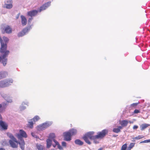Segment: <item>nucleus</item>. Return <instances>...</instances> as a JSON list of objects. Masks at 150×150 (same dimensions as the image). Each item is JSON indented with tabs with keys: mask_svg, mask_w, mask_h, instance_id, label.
<instances>
[{
	"mask_svg": "<svg viewBox=\"0 0 150 150\" xmlns=\"http://www.w3.org/2000/svg\"><path fill=\"white\" fill-rule=\"evenodd\" d=\"M2 41L0 48V62L4 66H5L7 63V58L9 53L10 51L7 50V44L9 41V39L7 37L4 36L2 37Z\"/></svg>",
	"mask_w": 150,
	"mask_h": 150,
	"instance_id": "nucleus-1",
	"label": "nucleus"
},
{
	"mask_svg": "<svg viewBox=\"0 0 150 150\" xmlns=\"http://www.w3.org/2000/svg\"><path fill=\"white\" fill-rule=\"evenodd\" d=\"M51 5V1H48L45 3L43 4L39 8L38 10H33L27 12V15L32 17L33 16H36L38 12H40L42 11L45 10L47 9Z\"/></svg>",
	"mask_w": 150,
	"mask_h": 150,
	"instance_id": "nucleus-2",
	"label": "nucleus"
},
{
	"mask_svg": "<svg viewBox=\"0 0 150 150\" xmlns=\"http://www.w3.org/2000/svg\"><path fill=\"white\" fill-rule=\"evenodd\" d=\"M94 134L95 132L94 131L88 132L85 133L82 138L86 143L89 145H90L91 144V142L89 140L88 138L91 140L96 139V135H93Z\"/></svg>",
	"mask_w": 150,
	"mask_h": 150,
	"instance_id": "nucleus-3",
	"label": "nucleus"
},
{
	"mask_svg": "<svg viewBox=\"0 0 150 150\" xmlns=\"http://www.w3.org/2000/svg\"><path fill=\"white\" fill-rule=\"evenodd\" d=\"M77 130L73 128L71 129L67 132H65L63 133L64 140L68 142L71 140V137L76 134Z\"/></svg>",
	"mask_w": 150,
	"mask_h": 150,
	"instance_id": "nucleus-4",
	"label": "nucleus"
},
{
	"mask_svg": "<svg viewBox=\"0 0 150 150\" xmlns=\"http://www.w3.org/2000/svg\"><path fill=\"white\" fill-rule=\"evenodd\" d=\"M52 124L53 122L52 121H46L37 126L36 127V129L38 131L40 132L49 127Z\"/></svg>",
	"mask_w": 150,
	"mask_h": 150,
	"instance_id": "nucleus-5",
	"label": "nucleus"
},
{
	"mask_svg": "<svg viewBox=\"0 0 150 150\" xmlns=\"http://www.w3.org/2000/svg\"><path fill=\"white\" fill-rule=\"evenodd\" d=\"M13 80L11 78H8L0 81V88L9 87L11 85Z\"/></svg>",
	"mask_w": 150,
	"mask_h": 150,
	"instance_id": "nucleus-6",
	"label": "nucleus"
},
{
	"mask_svg": "<svg viewBox=\"0 0 150 150\" xmlns=\"http://www.w3.org/2000/svg\"><path fill=\"white\" fill-rule=\"evenodd\" d=\"M108 133V130L107 129H104L102 130L101 132H98L97 134L96 135V139L102 138L107 134Z\"/></svg>",
	"mask_w": 150,
	"mask_h": 150,
	"instance_id": "nucleus-7",
	"label": "nucleus"
},
{
	"mask_svg": "<svg viewBox=\"0 0 150 150\" xmlns=\"http://www.w3.org/2000/svg\"><path fill=\"white\" fill-rule=\"evenodd\" d=\"M17 136L18 139H23V137L26 138L27 137L26 132L22 129L19 130V133L17 134Z\"/></svg>",
	"mask_w": 150,
	"mask_h": 150,
	"instance_id": "nucleus-8",
	"label": "nucleus"
},
{
	"mask_svg": "<svg viewBox=\"0 0 150 150\" xmlns=\"http://www.w3.org/2000/svg\"><path fill=\"white\" fill-rule=\"evenodd\" d=\"M30 30L26 28H23L20 32L17 34V36L18 37H21L27 34Z\"/></svg>",
	"mask_w": 150,
	"mask_h": 150,
	"instance_id": "nucleus-9",
	"label": "nucleus"
},
{
	"mask_svg": "<svg viewBox=\"0 0 150 150\" xmlns=\"http://www.w3.org/2000/svg\"><path fill=\"white\" fill-rule=\"evenodd\" d=\"M1 30L2 34H10L12 32V29L9 25H7L5 28H1Z\"/></svg>",
	"mask_w": 150,
	"mask_h": 150,
	"instance_id": "nucleus-10",
	"label": "nucleus"
},
{
	"mask_svg": "<svg viewBox=\"0 0 150 150\" xmlns=\"http://www.w3.org/2000/svg\"><path fill=\"white\" fill-rule=\"evenodd\" d=\"M0 128L1 130H5L8 129V125L4 121L2 120H0Z\"/></svg>",
	"mask_w": 150,
	"mask_h": 150,
	"instance_id": "nucleus-11",
	"label": "nucleus"
},
{
	"mask_svg": "<svg viewBox=\"0 0 150 150\" xmlns=\"http://www.w3.org/2000/svg\"><path fill=\"white\" fill-rule=\"evenodd\" d=\"M33 19V17H30L28 18V20L27 26L25 27L30 30L32 28V27L33 26V23L31 24V21Z\"/></svg>",
	"mask_w": 150,
	"mask_h": 150,
	"instance_id": "nucleus-12",
	"label": "nucleus"
},
{
	"mask_svg": "<svg viewBox=\"0 0 150 150\" xmlns=\"http://www.w3.org/2000/svg\"><path fill=\"white\" fill-rule=\"evenodd\" d=\"M18 139L20 140V141L18 142L17 143H18L20 147L22 150H24L25 144L24 140L23 139Z\"/></svg>",
	"mask_w": 150,
	"mask_h": 150,
	"instance_id": "nucleus-13",
	"label": "nucleus"
},
{
	"mask_svg": "<svg viewBox=\"0 0 150 150\" xmlns=\"http://www.w3.org/2000/svg\"><path fill=\"white\" fill-rule=\"evenodd\" d=\"M8 104L7 103L3 102L2 104H0V111H4L5 110L6 106Z\"/></svg>",
	"mask_w": 150,
	"mask_h": 150,
	"instance_id": "nucleus-14",
	"label": "nucleus"
},
{
	"mask_svg": "<svg viewBox=\"0 0 150 150\" xmlns=\"http://www.w3.org/2000/svg\"><path fill=\"white\" fill-rule=\"evenodd\" d=\"M6 134L8 137L11 139V140H13L16 143H18V141L11 133L8 132Z\"/></svg>",
	"mask_w": 150,
	"mask_h": 150,
	"instance_id": "nucleus-15",
	"label": "nucleus"
},
{
	"mask_svg": "<svg viewBox=\"0 0 150 150\" xmlns=\"http://www.w3.org/2000/svg\"><path fill=\"white\" fill-rule=\"evenodd\" d=\"M8 75V73L5 71H0V80L6 78Z\"/></svg>",
	"mask_w": 150,
	"mask_h": 150,
	"instance_id": "nucleus-16",
	"label": "nucleus"
},
{
	"mask_svg": "<svg viewBox=\"0 0 150 150\" xmlns=\"http://www.w3.org/2000/svg\"><path fill=\"white\" fill-rule=\"evenodd\" d=\"M21 23L23 26L25 25L27 23V19L24 16L21 15Z\"/></svg>",
	"mask_w": 150,
	"mask_h": 150,
	"instance_id": "nucleus-17",
	"label": "nucleus"
},
{
	"mask_svg": "<svg viewBox=\"0 0 150 150\" xmlns=\"http://www.w3.org/2000/svg\"><path fill=\"white\" fill-rule=\"evenodd\" d=\"M46 142L47 144L46 147L47 148L49 149L50 147L52 145V140H51L50 139H47L46 140Z\"/></svg>",
	"mask_w": 150,
	"mask_h": 150,
	"instance_id": "nucleus-18",
	"label": "nucleus"
},
{
	"mask_svg": "<svg viewBox=\"0 0 150 150\" xmlns=\"http://www.w3.org/2000/svg\"><path fill=\"white\" fill-rule=\"evenodd\" d=\"M14 142L10 139L9 141V143L11 146L13 148H17L18 147L17 145L14 143Z\"/></svg>",
	"mask_w": 150,
	"mask_h": 150,
	"instance_id": "nucleus-19",
	"label": "nucleus"
},
{
	"mask_svg": "<svg viewBox=\"0 0 150 150\" xmlns=\"http://www.w3.org/2000/svg\"><path fill=\"white\" fill-rule=\"evenodd\" d=\"M28 121V123L27 125V127L29 129H32L33 127L34 123L33 120Z\"/></svg>",
	"mask_w": 150,
	"mask_h": 150,
	"instance_id": "nucleus-20",
	"label": "nucleus"
},
{
	"mask_svg": "<svg viewBox=\"0 0 150 150\" xmlns=\"http://www.w3.org/2000/svg\"><path fill=\"white\" fill-rule=\"evenodd\" d=\"M74 143L75 144L79 146H81L83 144V142L79 139H76L74 141Z\"/></svg>",
	"mask_w": 150,
	"mask_h": 150,
	"instance_id": "nucleus-21",
	"label": "nucleus"
},
{
	"mask_svg": "<svg viewBox=\"0 0 150 150\" xmlns=\"http://www.w3.org/2000/svg\"><path fill=\"white\" fill-rule=\"evenodd\" d=\"M149 125H150L146 123L143 124L140 126V130L143 131Z\"/></svg>",
	"mask_w": 150,
	"mask_h": 150,
	"instance_id": "nucleus-22",
	"label": "nucleus"
},
{
	"mask_svg": "<svg viewBox=\"0 0 150 150\" xmlns=\"http://www.w3.org/2000/svg\"><path fill=\"white\" fill-rule=\"evenodd\" d=\"M128 123V121L127 120H124L122 121L121 125L122 126H126Z\"/></svg>",
	"mask_w": 150,
	"mask_h": 150,
	"instance_id": "nucleus-23",
	"label": "nucleus"
},
{
	"mask_svg": "<svg viewBox=\"0 0 150 150\" xmlns=\"http://www.w3.org/2000/svg\"><path fill=\"white\" fill-rule=\"evenodd\" d=\"M4 8H6L7 9H11L13 7V5L12 4H5L3 6Z\"/></svg>",
	"mask_w": 150,
	"mask_h": 150,
	"instance_id": "nucleus-24",
	"label": "nucleus"
},
{
	"mask_svg": "<svg viewBox=\"0 0 150 150\" xmlns=\"http://www.w3.org/2000/svg\"><path fill=\"white\" fill-rule=\"evenodd\" d=\"M40 119V118L38 115H36L33 118L30 120H33L34 122H35L38 121Z\"/></svg>",
	"mask_w": 150,
	"mask_h": 150,
	"instance_id": "nucleus-25",
	"label": "nucleus"
},
{
	"mask_svg": "<svg viewBox=\"0 0 150 150\" xmlns=\"http://www.w3.org/2000/svg\"><path fill=\"white\" fill-rule=\"evenodd\" d=\"M55 134L54 133H50L49 134L48 138V139H50L52 140V139L55 138Z\"/></svg>",
	"mask_w": 150,
	"mask_h": 150,
	"instance_id": "nucleus-26",
	"label": "nucleus"
},
{
	"mask_svg": "<svg viewBox=\"0 0 150 150\" xmlns=\"http://www.w3.org/2000/svg\"><path fill=\"white\" fill-rule=\"evenodd\" d=\"M1 97L4 98V100H5L7 98H8V97L9 96L8 95L5 94L3 93H1Z\"/></svg>",
	"mask_w": 150,
	"mask_h": 150,
	"instance_id": "nucleus-27",
	"label": "nucleus"
},
{
	"mask_svg": "<svg viewBox=\"0 0 150 150\" xmlns=\"http://www.w3.org/2000/svg\"><path fill=\"white\" fill-rule=\"evenodd\" d=\"M135 143H131L129 145L127 150H130V149L134 146Z\"/></svg>",
	"mask_w": 150,
	"mask_h": 150,
	"instance_id": "nucleus-28",
	"label": "nucleus"
},
{
	"mask_svg": "<svg viewBox=\"0 0 150 150\" xmlns=\"http://www.w3.org/2000/svg\"><path fill=\"white\" fill-rule=\"evenodd\" d=\"M5 100L6 101V103H11L13 101L12 99L11 98L10 96L8 97V98H7Z\"/></svg>",
	"mask_w": 150,
	"mask_h": 150,
	"instance_id": "nucleus-29",
	"label": "nucleus"
},
{
	"mask_svg": "<svg viewBox=\"0 0 150 150\" xmlns=\"http://www.w3.org/2000/svg\"><path fill=\"white\" fill-rule=\"evenodd\" d=\"M112 131L114 132L117 133L119 132H120L121 131V130H120L117 127V128H113L112 129Z\"/></svg>",
	"mask_w": 150,
	"mask_h": 150,
	"instance_id": "nucleus-30",
	"label": "nucleus"
},
{
	"mask_svg": "<svg viewBox=\"0 0 150 150\" xmlns=\"http://www.w3.org/2000/svg\"><path fill=\"white\" fill-rule=\"evenodd\" d=\"M26 107L23 105L21 104L19 107L20 110L21 111H23L26 109Z\"/></svg>",
	"mask_w": 150,
	"mask_h": 150,
	"instance_id": "nucleus-31",
	"label": "nucleus"
},
{
	"mask_svg": "<svg viewBox=\"0 0 150 150\" xmlns=\"http://www.w3.org/2000/svg\"><path fill=\"white\" fill-rule=\"evenodd\" d=\"M143 137H144L142 135H138L136 137L132 138V139H133L138 140L143 138Z\"/></svg>",
	"mask_w": 150,
	"mask_h": 150,
	"instance_id": "nucleus-32",
	"label": "nucleus"
},
{
	"mask_svg": "<svg viewBox=\"0 0 150 150\" xmlns=\"http://www.w3.org/2000/svg\"><path fill=\"white\" fill-rule=\"evenodd\" d=\"M127 144L125 143L123 144L122 146L121 150H126L127 149Z\"/></svg>",
	"mask_w": 150,
	"mask_h": 150,
	"instance_id": "nucleus-33",
	"label": "nucleus"
},
{
	"mask_svg": "<svg viewBox=\"0 0 150 150\" xmlns=\"http://www.w3.org/2000/svg\"><path fill=\"white\" fill-rule=\"evenodd\" d=\"M31 135L33 137L36 138L37 139H39V137L37 135H36L34 132H32L31 133Z\"/></svg>",
	"mask_w": 150,
	"mask_h": 150,
	"instance_id": "nucleus-34",
	"label": "nucleus"
},
{
	"mask_svg": "<svg viewBox=\"0 0 150 150\" xmlns=\"http://www.w3.org/2000/svg\"><path fill=\"white\" fill-rule=\"evenodd\" d=\"M36 147L38 150H43V149L42 146L40 144L37 145Z\"/></svg>",
	"mask_w": 150,
	"mask_h": 150,
	"instance_id": "nucleus-35",
	"label": "nucleus"
},
{
	"mask_svg": "<svg viewBox=\"0 0 150 150\" xmlns=\"http://www.w3.org/2000/svg\"><path fill=\"white\" fill-rule=\"evenodd\" d=\"M21 104L23 105H25L28 106L29 104V102L26 100L22 102Z\"/></svg>",
	"mask_w": 150,
	"mask_h": 150,
	"instance_id": "nucleus-36",
	"label": "nucleus"
},
{
	"mask_svg": "<svg viewBox=\"0 0 150 150\" xmlns=\"http://www.w3.org/2000/svg\"><path fill=\"white\" fill-rule=\"evenodd\" d=\"M7 11L5 9H2L1 11V13L2 14H5L6 13Z\"/></svg>",
	"mask_w": 150,
	"mask_h": 150,
	"instance_id": "nucleus-37",
	"label": "nucleus"
},
{
	"mask_svg": "<svg viewBox=\"0 0 150 150\" xmlns=\"http://www.w3.org/2000/svg\"><path fill=\"white\" fill-rule=\"evenodd\" d=\"M139 103V102H138V103H133L132 104H131V105H130V106L131 107H135Z\"/></svg>",
	"mask_w": 150,
	"mask_h": 150,
	"instance_id": "nucleus-38",
	"label": "nucleus"
},
{
	"mask_svg": "<svg viewBox=\"0 0 150 150\" xmlns=\"http://www.w3.org/2000/svg\"><path fill=\"white\" fill-rule=\"evenodd\" d=\"M57 147L60 150H63V148L61 146V145L59 143L57 145Z\"/></svg>",
	"mask_w": 150,
	"mask_h": 150,
	"instance_id": "nucleus-39",
	"label": "nucleus"
},
{
	"mask_svg": "<svg viewBox=\"0 0 150 150\" xmlns=\"http://www.w3.org/2000/svg\"><path fill=\"white\" fill-rule=\"evenodd\" d=\"M6 2L7 3L6 4H12L13 3V1L12 0H6Z\"/></svg>",
	"mask_w": 150,
	"mask_h": 150,
	"instance_id": "nucleus-40",
	"label": "nucleus"
},
{
	"mask_svg": "<svg viewBox=\"0 0 150 150\" xmlns=\"http://www.w3.org/2000/svg\"><path fill=\"white\" fill-rule=\"evenodd\" d=\"M62 146L64 147H66L67 146V143L66 142L63 141L62 142Z\"/></svg>",
	"mask_w": 150,
	"mask_h": 150,
	"instance_id": "nucleus-41",
	"label": "nucleus"
},
{
	"mask_svg": "<svg viewBox=\"0 0 150 150\" xmlns=\"http://www.w3.org/2000/svg\"><path fill=\"white\" fill-rule=\"evenodd\" d=\"M140 112V111L138 110V109H135L133 113L135 114H137Z\"/></svg>",
	"mask_w": 150,
	"mask_h": 150,
	"instance_id": "nucleus-42",
	"label": "nucleus"
},
{
	"mask_svg": "<svg viewBox=\"0 0 150 150\" xmlns=\"http://www.w3.org/2000/svg\"><path fill=\"white\" fill-rule=\"evenodd\" d=\"M96 139H92V140L93 141V143L95 144H98L99 142L98 141L96 140Z\"/></svg>",
	"mask_w": 150,
	"mask_h": 150,
	"instance_id": "nucleus-43",
	"label": "nucleus"
},
{
	"mask_svg": "<svg viewBox=\"0 0 150 150\" xmlns=\"http://www.w3.org/2000/svg\"><path fill=\"white\" fill-rule=\"evenodd\" d=\"M138 127L137 125H134L133 127V129H137L138 128Z\"/></svg>",
	"mask_w": 150,
	"mask_h": 150,
	"instance_id": "nucleus-44",
	"label": "nucleus"
},
{
	"mask_svg": "<svg viewBox=\"0 0 150 150\" xmlns=\"http://www.w3.org/2000/svg\"><path fill=\"white\" fill-rule=\"evenodd\" d=\"M144 143H147L150 142V139H149L147 140H144Z\"/></svg>",
	"mask_w": 150,
	"mask_h": 150,
	"instance_id": "nucleus-45",
	"label": "nucleus"
},
{
	"mask_svg": "<svg viewBox=\"0 0 150 150\" xmlns=\"http://www.w3.org/2000/svg\"><path fill=\"white\" fill-rule=\"evenodd\" d=\"M123 126H117V128L118 129H119L120 130L121 129H122V128Z\"/></svg>",
	"mask_w": 150,
	"mask_h": 150,
	"instance_id": "nucleus-46",
	"label": "nucleus"
},
{
	"mask_svg": "<svg viewBox=\"0 0 150 150\" xmlns=\"http://www.w3.org/2000/svg\"><path fill=\"white\" fill-rule=\"evenodd\" d=\"M3 111H1V110L0 111V113H1V112H3ZM2 117L1 116V114H0V119L1 120H2Z\"/></svg>",
	"mask_w": 150,
	"mask_h": 150,
	"instance_id": "nucleus-47",
	"label": "nucleus"
},
{
	"mask_svg": "<svg viewBox=\"0 0 150 150\" xmlns=\"http://www.w3.org/2000/svg\"><path fill=\"white\" fill-rule=\"evenodd\" d=\"M52 146L54 147V148H55L56 146H57V144H52Z\"/></svg>",
	"mask_w": 150,
	"mask_h": 150,
	"instance_id": "nucleus-48",
	"label": "nucleus"
},
{
	"mask_svg": "<svg viewBox=\"0 0 150 150\" xmlns=\"http://www.w3.org/2000/svg\"><path fill=\"white\" fill-rule=\"evenodd\" d=\"M55 144H59V143L58 142H57V140L55 142H54Z\"/></svg>",
	"mask_w": 150,
	"mask_h": 150,
	"instance_id": "nucleus-49",
	"label": "nucleus"
},
{
	"mask_svg": "<svg viewBox=\"0 0 150 150\" xmlns=\"http://www.w3.org/2000/svg\"><path fill=\"white\" fill-rule=\"evenodd\" d=\"M118 136V135L117 134H114L113 135L112 137H116Z\"/></svg>",
	"mask_w": 150,
	"mask_h": 150,
	"instance_id": "nucleus-50",
	"label": "nucleus"
},
{
	"mask_svg": "<svg viewBox=\"0 0 150 150\" xmlns=\"http://www.w3.org/2000/svg\"><path fill=\"white\" fill-rule=\"evenodd\" d=\"M56 141V139H55V138H54V139H52V142L53 141L54 142H55Z\"/></svg>",
	"mask_w": 150,
	"mask_h": 150,
	"instance_id": "nucleus-51",
	"label": "nucleus"
},
{
	"mask_svg": "<svg viewBox=\"0 0 150 150\" xmlns=\"http://www.w3.org/2000/svg\"><path fill=\"white\" fill-rule=\"evenodd\" d=\"M0 150H6L3 148H0Z\"/></svg>",
	"mask_w": 150,
	"mask_h": 150,
	"instance_id": "nucleus-52",
	"label": "nucleus"
},
{
	"mask_svg": "<svg viewBox=\"0 0 150 150\" xmlns=\"http://www.w3.org/2000/svg\"><path fill=\"white\" fill-rule=\"evenodd\" d=\"M98 150H103V148H100Z\"/></svg>",
	"mask_w": 150,
	"mask_h": 150,
	"instance_id": "nucleus-53",
	"label": "nucleus"
},
{
	"mask_svg": "<svg viewBox=\"0 0 150 150\" xmlns=\"http://www.w3.org/2000/svg\"><path fill=\"white\" fill-rule=\"evenodd\" d=\"M144 141H141L140 142V143L141 144V143H144Z\"/></svg>",
	"mask_w": 150,
	"mask_h": 150,
	"instance_id": "nucleus-54",
	"label": "nucleus"
},
{
	"mask_svg": "<svg viewBox=\"0 0 150 150\" xmlns=\"http://www.w3.org/2000/svg\"><path fill=\"white\" fill-rule=\"evenodd\" d=\"M135 139H133L132 141V142H135Z\"/></svg>",
	"mask_w": 150,
	"mask_h": 150,
	"instance_id": "nucleus-55",
	"label": "nucleus"
},
{
	"mask_svg": "<svg viewBox=\"0 0 150 150\" xmlns=\"http://www.w3.org/2000/svg\"><path fill=\"white\" fill-rule=\"evenodd\" d=\"M129 122L130 123H133V122H131L130 121H129Z\"/></svg>",
	"mask_w": 150,
	"mask_h": 150,
	"instance_id": "nucleus-56",
	"label": "nucleus"
},
{
	"mask_svg": "<svg viewBox=\"0 0 150 150\" xmlns=\"http://www.w3.org/2000/svg\"><path fill=\"white\" fill-rule=\"evenodd\" d=\"M51 150H55L54 149H51Z\"/></svg>",
	"mask_w": 150,
	"mask_h": 150,
	"instance_id": "nucleus-57",
	"label": "nucleus"
},
{
	"mask_svg": "<svg viewBox=\"0 0 150 150\" xmlns=\"http://www.w3.org/2000/svg\"><path fill=\"white\" fill-rule=\"evenodd\" d=\"M16 18H18V16H17V17H16Z\"/></svg>",
	"mask_w": 150,
	"mask_h": 150,
	"instance_id": "nucleus-58",
	"label": "nucleus"
},
{
	"mask_svg": "<svg viewBox=\"0 0 150 150\" xmlns=\"http://www.w3.org/2000/svg\"><path fill=\"white\" fill-rule=\"evenodd\" d=\"M136 40H137V38H136Z\"/></svg>",
	"mask_w": 150,
	"mask_h": 150,
	"instance_id": "nucleus-59",
	"label": "nucleus"
},
{
	"mask_svg": "<svg viewBox=\"0 0 150 150\" xmlns=\"http://www.w3.org/2000/svg\"><path fill=\"white\" fill-rule=\"evenodd\" d=\"M0 63L1 64L0 62Z\"/></svg>",
	"mask_w": 150,
	"mask_h": 150,
	"instance_id": "nucleus-60",
	"label": "nucleus"
}]
</instances>
